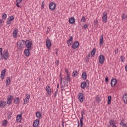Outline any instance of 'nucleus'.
Returning a JSON list of instances; mask_svg holds the SVG:
<instances>
[{"label":"nucleus","instance_id":"f257e3e1","mask_svg":"<svg viewBox=\"0 0 127 127\" xmlns=\"http://www.w3.org/2000/svg\"><path fill=\"white\" fill-rule=\"evenodd\" d=\"M24 44H25V41L24 40H20L18 42H17L16 46L17 49L19 50H22L24 48Z\"/></svg>","mask_w":127,"mask_h":127},{"label":"nucleus","instance_id":"f03ea898","mask_svg":"<svg viewBox=\"0 0 127 127\" xmlns=\"http://www.w3.org/2000/svg\"><path fill=\"white\" fill-rule=\"evenodd\" d=\"M25 44L26 45V47L27 48V49H29V50H31L32 49V42L30 41L29 40H27L25 42Z\"/></svg>","mask_w":127,"mask_h":127},{"label":"nucleus","instance_id":"7ed1b4c3","mask_svg":"<svg viewBox=\"0 0 127 127\" xmlns=\"http://www.w3.org/2000/svg\"><path fill=\"white\" fill-rule=\"evenodd\" d=\"M49 8L50 9V10H52V11H53L55 8H56V4L54 2H52L50 3Z\"/></svg>","mask_w":127,"mask_h":127},{"label":"nucleus","instance_id":"20e7f679","mask_svg":"<svg viewBox=\"0 0 127 127\" xmlns=\"http://www.w3.org/2000/svg\"><path fill=\"white\" fill-rule=\"evenodd\" d=\"M118 83V80H117V79L115 78H112L111 80V86L112 88H114L115 86L117 85V83Z\"/></svg>","mask_w":127,"mask_h":127},{"label":"nucleus","instance_id":"39448f33","mask_svg":"<svg viewBox=\"0 0 127 127\" xmlns=\"http://www.w3.org/2000/svg\"><path fill=\"white\" fill-rule=\"evenodd\" d=\"M9 57V55L8 54V51H3V54H2V59L4 60H7V58Z\"/></svg>","mask_w":127,"mask_h":127},{"label":"nucleus","instance_id":"423d86ee","mask_svg":"<svg viewBox=\"0 0 127 127\" xmlns=\"http://www.w3.org/2000/svg\"><path fill=\"white\" fill-rule=\"evenodd\" d=\"M79 45H80L79 41H75L72 43L71 47L72 49H76L79 47Z\"/></svg>","mask_w":127,"mask_h":127},{"label":"nucleus","instance_id":"0eeeda50","mask_svg":"<svg viewBox=\"0 0 127 127\" xmlns=\"http://www.w3.org/2000/svg\"><path fill=\"white\" fill-rule=\"evenodd\" d=\"M46 45L48 49H50L51 48V46H52V44L51 43V41L49 39H47L46 41Z\"/></svg>","mask_w":127,"mask_h":127},{"label":"nucleus","instance_id":"6e6552de","mask_svg":"<svg viewBox=\"0 0 127 127\" xmlns=\"http://www.w3.org/2000/svg\"><path fill=\"white\" fill-rule=\"evenodd\" d=\"M66 43L68 46V47L72 45L73 44V36H69V38L68 40L67 41Z\"/></svg>","mask_w":127,"mask_h":127},{"label":"nucleus","instance_id":"1a4fd4ad","mask_svg":"<svg viewBox=\"0 0 127 127\" xmlns=\"http://www.w3.org/2000/svg\"><path fill=\"white\" fill-rule=\"evenodd\" d=\"M105 58V57L103 55H101L99 58H98V60L100 64H103L104 62H105V61L104 60V59Z\"/></svg>","mask_w":127,"mask_h":127},{"label":"nucleus","instance_id":"9d476101","mask_svg":"<svg viewBox=\"0 0 127 127\" xmlns=\"http://www.w3.org/2000/svg\"><path fill=\"white\" fill-rule=\"evenodd\" d=\"M13 100V96L12 95H8L7 98V105H10L11 101Z\"/></svg>","mask_w":127,"mask_h":127},{"label":"nucleus","instance_id":"9b49d317","mask_svg":"<svg viewBox=\"0 0 127 127\" xmlns=\"http://www.w3.org/2000/svg\"><path fill=\"white\" fill-rule=\"evenodd\" d=\"M78 100L80 103H82L84 101V95H83V93H79L78 94Z\"/></svg>","mask_w":127,"mask_h":127},{"label":"nucleus","instance_id":"f8f14e48","mask_svg":"<svg viewBox=\"0 0 127 127\" xmlns=\"http://www.w3.org/2000/svg\"><path fill=\"white\" fill-rule=\"evenodd\" d=\"M22 114H18L17 115L16 120L17 123H20V122H21V120H22Z\"/></svg>","mask_w":127,"mask_h":127},{"label":"nucleus","instance_id":"ddd939ff","mask_svg":"<svg viewBox=\"0 0 127 127\" xmlns=\"http://www.w3.org/2000/svg\"><path fill=\"white\" fill-rule=\"evenodd\" d=\"M29 99H30V95L29 94L26 95V98L24 101V104L25 105H26V104L28 103V102H29Z\"/></svg>","mask_w":127,"mask_h":127},{"label":"nucleus","instance_id":"4468645a","mask_svg":"<svg viewBox=\"0 0 127 127\" xmlns=\"http://www.w3.org/2000/svg\"><path fill=\"white\" fill-rule=\"evenodd\" d=\"M6 105V102L3 101L2 100L0 101V108L1 109H3V108L5 107Z\"/></svg>","mask_w":127,"mask_h":127},{"label":"nucleus","instance_id":"2eb2a0df","mask_svg":"<svg viewBox=\"0 0 127 127\" xmlns=\"http://www.w3.org/2000/svg\"><path fill=\"white\" fill-rule=\"evenodd\" d=\"M30 50L28 49H25L24 51V54L25 56H26V57H29V55H30Z\"/></svg>","mask_w":127,"mask_h":127},{"label":"nucleus","instance_id":"dca6fc26","mask_svg":"<svg viewBox=\"0 0 127 127\" xmlns=\"http://www.w3.org/2000/svg\"><path fill=\"white\" fill-rule=\"evenodd\" d=\"M87 82L83 81L81 83L80 87L81 89H85V88H87Z\"/></svg>","mask_w":127,"mask_h":127},{"label":"nucleus","instance_id":"f3484780","mask_svg":"<svg viewBox=\"0 0 127 127\" xmlns=\"http://www.w3.org/2000/svg\"><path fill=\"white\" fill-rule=\"evenodd\" d=\"M39 125V120L36 119L35 120L33 123V127H38V125Z\"/></svg>","mask_w":127,"mask_h":127},{"label":"nucleus","instance_id":"a211bd4d","mask_svg":"<svg viewBox=\"0 0 127 127\" xmlns=\"http://www.w3.org/2000/svg\"><path fill=\"white\" fill-rule=\"evenodd\" d=\"M46 91L49 96L51 95V88H50V86H47Z\"/></svg>","mask_w":127,"mask_h":127},{"label":"nucleus","instance_id":"6ab92c4d","mask_svg":"<svg viewBox=\"0 0 127 127\" xmlns=\"http://www.w3.org/2000/svg\"><path fill=\"white\" fill-rule=\"evenodd\" d=\"M5 72H6L5 69H3L1 71V74H0V78L1 80H3V79H4V76H5Z\"/></svg>","mask_w":127,"mask_h":127},{"label":"nucleus","instance_id":"aec40b11","mask_svg":"<svg viewBox=\"0 0 127 127\" xmlns=\"http://www.w3.org/2000/svg\"><path fill=\"white\" fill-rule=\"evenodd\" d=\"M104 44V36L101 35L100 37V40H99V45L102 46Z\"/></svg>","mask_w":127,"mask_h":127},{"label":"nucleus","instance_id":"412c9836","mask_svg":"<svg viewBox=\"0 0 127 127\" xmlns=\"http://www.w3.org/2000/svg\"><path fill=\"white\" fill-rule=\"evenodd\" d=\"M76 20H75V18L74 17H71L68 20L69 23L70 24H73V23H75Z\"/></svg>","mask_w":127,"mask_h":127},{"label":"nucleus","instance_id":"4be33fe9","mask_svg":"<svg viewBox=\"0 0 127 127\" xmlns=\"http://www.w3.org/2000/svg\"><path fill=\"white\" fill-rule=\"evenodd\" d=\"M36 116L38 119L40 120V119H41V117H42V114H41L39 111H37L36 112Z\"/></svg>","mask_w":127,"mask_h":127},{"label":"nucleus","instance_id":"5701e85b","mask_svg":"<svg viewBox=\"0 0 127 127\" xmlns=\"http://www.w3.org/2000/svg\"><path fill=\"white\" fill-rule=\"evenodd\" d=\"M10 84V78L7 77L6 79V87H8Z\"/></svg>","mask_w":127,"mask_h":127},{"label":"nucleus","instance_id":"b1692460","mask_svg":"<svg viewBox=\"0 0 127 127\" xmlns=\"http://www.w3.org/2000/svg\"><path fill=\"white\" fill-rule=\"evenodd\" d=\"M87 75L86 72H83L82 73L81 77L82 78L83 80H86L87 79Z\"/></svg>","mask_w":127,"mask_h":127},{"label":"nucleus","instance_id":"393cba45","mask_svg":"<svg viewBox=\"0 0 127 127\" xmlns=\"http://www.w3.org/2000/svg\"><path fill=\"white\" fill-rule=\"evenodd\" d=\"M17 33H18V31L17 29L14 30L13 32V37L14 38H16L17 37Z\"/></svg>","mask_w":127,"mask_h":127},{"label":"nucleus","instance_id":"a878e982","mask_svg":"<svg viewBox=\"0 0 127 127\" xmlns=\"http://www.w3.org/2000/svg\"><path fill=\"white\" fill-rule=\"evenodd\" d=\"M112 103V96L110 95L108 97L107 104L108 105H111Z\"/></svg>","mask_w":127,"mask_h":127},{"label":"nucleus","instance_id":"bb28decb","mask_svg":"<svg viewBox=\"0 0 127 127\" xmlns=\"http://www.w3.org/2000/svg\"><path fill=\"white\" fill-rule=\"evenodd\" d=\"M123 99L124 100L125 104H127V93L125 94L123 96Z\"/></svg>","mask_w":127,"mask_h":127},{"label":"nucleus","instance_id":"cd10ccee","mask_svg":"<svg viewBox=\"0 0 127 127\" xmlns=\"http://www.w3.org/2000/svg\"><path fill=\"white\" fill-rule=\"evenodd\" d=\"M95 54H96V48H93L91 51V57H94L95 56Z\"/></svg>","mask_w":127,"mask_h":127},{"label":"nucleus","instance_id":"c85d7f7f","mask_svg":"<svg viewBox=\"0 0 127 127\" xmlns=\"http://www.w3.org/2000/svg\"><path fill=\"white\" fill-rule=\"evenodd\" d=\"M64 85L63 84L62 85V88H65L66 87V88L68 87V82L67 81L66 82V81H64Z\"/></svg>","mask_w":127,"mask_h":127},{"label":"nucleus","instance_id":"c756f323","mask_svg":"<svg viewBox=\"0 0 127 127\" xmlns=\"http://www.w3.org/2000/svg\"><path fill=\"white\" fill-rule=\"evenodd\" d=\"M77 76H78V71L74 70L72 72V77H77Z\"/></svg>","mask_w":127,"mask_h":127},{"label":"nucleus","instance_id":"7c9ffc66","mask_svg":"<svg viewBox=\"0 0 127 127\" xmlns=\"http://www.w3.org/2000/svg\"><path fill=\"white\" fill-rule=\"evenodd\" d=\"M20 102V100H19V97L16 98V99L14 100V104H19V102Z\"/></svg>","mask_w":127,"mask_h":127},{"label":"nucleus","instance_id":"2f4dec72","mask_svg":"<svg viewBox=\"0 0 127 127\" xmlns=\"http://www.w3.org/2000/svg\"><path fill=\"white\" fill-rule=\"evenodd\" d=\"M109 124H110V126L116 125V123L115 122V121L113 120H109Z\"/></svg>","mask_w":127,"mask_h":127},{"label":"nucleus","instance_id":"473e14b6","mask_svg":"<svg viewBox=\"0 0 127 127\" xmlns=\"http://www.w3.org/2000/svg\"><path fill=\"white\" fill-rule=\"evenodd\" d=\"M2 48H0V60H2Z\"/></svg>","mask_w":127,"mask_h":127},{"label":"nucleus","instance_id":"72a5a7b5","mask_svg":"<svg viewBox=\"0 0 127 127\" xmlns=\"http://www.w3.org/2000/svg\"><path fill=\"white\" fill-rule=\"evenodd\" d=\"M84 120V118H80V123H79V125H80V126H84V122H83V120Z\"/></svg>","mask_w":127,"mask_h":127},{"label":"nucleus","instance_id":"f704fd0d","mask_svg":"<svg viewBox=\"0 0 127 127\" xmlns=\"http://www.w3.org/2000/svg\"><path fill=\"white\" fill-rule=\"evenodd\" d=\"M2 125L4 127H6V126H7V120H4L2 122Z\"/></svg>","mask_w":127,"mask_h":127},{"label":"nucleus","instance_id":"c9c22d12","mask_svg":"<svg viewBox=\"0 0 127 127\" xmlns=\"http://www.w3.org/2000/svg\"><path fill=\"white\" fill-rule=\"evenodd\" d=\"M108 17H102V21L106 23L107 22Z\"/></svg>","mask_w":127,"mask_h":127},{"label":"nucleus","instance_id":"e433bc0d","mask_svg":"<svg viewBox=\"0 0 127 127\" xmlns=\"http://www.w3.org/2000/svg\"><path fill=\"white\" fill-rule=\"evenodd\" d=\"M125 59H126V58L123 56H122L120 58V60L121 62H125Z\"/></svg>","mask_w":127,"mask_h":127},{"label":"nucleus","instance_id":"4c0bfd02","mask_svg":"<svg viewBox=\"0 0 127 127\" xmlns=\"http://www.w3.org/2000/svg\"><path fill=\"white\" fill-rule=\"evenodd\" d=\"M71 81V78H70V75H66V81L65 82H70Z\"/></svg>","mask_w":127,"mask_h":127},{"label":"nucleus","instance_id":"58836bf2","mask_svg":"<svg viewBox=\"0 0 127 127\" xmlns=\"http://www.w3.org/2000/svg\"><path fill=\"white\" fill-rule=\"evenodd\" d=\"M90 57H91V53H89L88 55L86 56V59H87V62H89Z\"/></svg>","mask_w":127,"mask_h":127},{"label":"nucleus","instance_id":"ea45409f","mask_svg":"<svg viewBox=\"0 0 127 127\" xmlns=\"http://www.w3.org/2000/svg\"><path fill=\"white\" fill-rule=\"evenodd\" d=\"M103 17H108V13H107L106 11H105L103 13Z\"/></svg>","mask_w":127,"mask_h":127},{"label":"nucleus","instance_id":"a19ab883","mask_svg":"<svg viewBox=\"0 0 127 127\" xmlns=\"http://www.w3.org/2000/svg\"><path fill=\"white\" fill-rule=\"evenodd\" d=\"M127 15L125 13H123L122 15V19H127Z\"/></svg>","mask_w":127,"mask_h":127},{"label":"nucleus","instance_id":"79ce46f5","mask_svg":"<svg viewBox=\"0 0 127 127\" xmlns=\"http://www.w3.org/2000/svg\"><path fill=\"white\" fill-rule=\"evenodd\" d=\"M7 16V15L5 13H4V14L2 15V19H4V20L6 19Z\"/></svg>","mask_w":127,"mask_h":127},{"label":"nucleus","instance_id":"37998d69","mask_svg":"<svg viewBox=\"0 0 127 127\" xmlns=\"http://www.w3.org/2000/svg\"><path fill=\"white\" fill-rule=\"evenodd\" d=\"M86 21V18H85V16H82L81 19V22H85Z\"/></svg>","mask_w":127,"mask_h":127},{"label":"nucleus","instance_id":"c03bdc74","mask_svg":"<svg viewBox=\"0 0 127 127\" xmlns=\"http://www.w3.org/2000/svg\"><path fill=\"white\" fill-rule=\"evenodd\" d=\"M9 20L10 21H12V20H13L14 19V17H13V16H10L9 17Z\"/></svg>","mask_w":127,"mask_h":127},{"label":"nucleus","instance_id":"a18cd8bd","mask_svg":"<svg viewBox=\"0 0 127 127\" xmlns=\"http://www.w3.org/2000/svg\"><path fill=\"white\" fill-rule=\"evenodd\" d=\"M85 114V110H83L82 112H81V118H84V115Z\"/></svg>","mask_w":127,"mask_h":127},{"label":"nucleus","instance_id":"49530a36","mask_svg":"<svg viewBox=\"0 0 127 127\" xmlns=\"http://www.w3.org/2000/svg\"><path fill=\"white\" fill-rule=\"evenodd\" d=\"M64 71L66 73V76H68L70 75V74H69V71H68V69L65 68Z\"/></svg>","mask_w":127,"mask_h":127},{"label":"nucleus","instance_id":"de8ad7c7","mask_svg":"<svg viewBox=\"0 0 127 127\" xmlns=\"http://www.w3.org/2000/svg\"><path fill=\"white\" fill-rule=\"evenodd\" d=\"M21 2H18L16 1V5L17 6V7H20V6L19 5V3H20Z\"/></svg>","mask_w":127,"mask_h":127},{"label":"nucleus","instance_id":"09e8293b","mask_svg":"<svg viewBox=\"0 0 127 127\" xmlns=\"http://www.w3.org/2000/svg\"><path fill=\"white\" fill-rule=\"evenodd\" d=\"M83 27L85 29H87V28H88V27H89V26H88V25L87 24H85L84 25Z\"/></svg>","mask_w":127,"mask_h":127},{"label":"nucleus","instance_id":"8fccbe9b","mask_svg":"<svg viewBox=\"0 0 127 127\" xmlns=\"http://www.w3.org/2000/svg\"><path fill=\"white\" fill-rule=\"evenodd\" d=\"M105 82L106 83H109V77L107 76L105 78Z\"/></svg>","mask_w":127,"mask_h":127},{"label":"nucleus","instance_id":"3c124183","mask_svg":"<svg viewBox=\"0 0 127 127\" xmlns=\"http://www.w3.org/2000/svg\"><path fill=\"white\" fill-rule=\"evenodd\" d=\"M11 21L9 20V19H8L6 21V24L7 25H8V24H10Z\"/></svg>","mask_w":127,"mask_h":127},{"label":"nucleus","instance_id":"603ef678","mask_svg":"<svg viewBox=\"0 0 127 127\" xmlns=\"http://www.w3.org/2000/svg\"><path fill=\"white\" fill-rule=\"evenodd\" d=\"M57 93H58V89H57V90L56 91L55 94L54 95V98H55V97H56L57 95Z\"/></svg>","mask_w":127,"mask_h":127},{"label":"nucleus","instance_id":"864d4df0","mask_svg":"<svg viewBox=\"0 0 127 127\" xmlns=\"http://www.w3.org/2000/svg\"><path fill=\"white\" fill-rule=\"evenodd\" d=\"M50 30H51L50 28H49V27H47V33H49V32L50 31Z\"/></svg>","mask_w":127,"mask_h":127},{"label":"nucleus","instance_id":"5fc2aeb1","mask_svg":"<svg viewBox=\"0 0 127 127\" xmlns=\"http://www.w3.org/2000/svg\"><path fill=\"white\" fill-rule=\"evenodd\" d=\"M44 8V1H43L42 3V7H41V9H43Z\"/></svg>","mask_w":127,"mask_h":127},{"label":"nucleus","instance_id":"6e6d98bb","mask_svg":"<svg viewBox=\"0 0 127 127\" xmlns=\"http://www.w3.org/2000/svg\"><path fill=\"white\" fill-rule=\"evenodd\" d=\"M55 64L57 66H58V65H59V61H56Z\"/></svg>","mask_w":127,"mask_h":127},{"label":"nucleus","instance_id":"4d7b16f0","mask_svg":"<svg viewBox=\"0 0 127 127\" xmlns=\"http://www.w3.org/2000/svg\"><path fill=\"white\" fill-rule=\"evenodd\" d=\"M56 55L58 56V49H56Z\"/></svg>","mask_w":127,"mask_h":127},{"label":"nucleus","instance_id":"13d9d810","mask_svg":"<svg viewBox=\"0 0 127 127\" xmlns=\"http://www.w3.org/2000/svg\"><path fill=\"white\" fill-rule=\"evenodd\" d=\"M11 115H8V116H7V119H8V120H10V119H11Z\"/></svg>","mask_w":127,"mask_h":127},{"label":"nucleus","instance_id":"bf43d9fd","mask_svg":"<svg viewBox=\"0 0 127 127\" xmlns=\"http://www.w3.org/2000/svg\"><path fill=\"white\" fill-rule=\"evenodd\" d=\"M115 54H118V52H119V49L115 50Z\"/></svg>","mask_w":127,"mask_h":127},{"label":"nucleus","instance_id":"052dcab7","mask_svg":"<svg viewBox=\"0 0 127 127\" xmlns=\"http://www.w3.org/2000/svg\"><path fill=\"white\" fill-rule=\"evenodd\" d=\"M124 120H122L121 121V122L120 123V126H122V125H124Z\"/></svg>","mask_w":127,"mask_h":127},{"label":"nucleus","instance_id":"680f3d73","mask_svg":"<svg viewBox=\"0 0 127 127\" xmlns=\"http://www.w3.org/2000/svg\"><path fill=\"white\" fill-rule=\"evenodd\" d=\"M80 121L79 120L77 122V127H80Z\"/></svg>","mask_w":127,"mask_h":127},{"label":"nucleus","instance_id":"e2e57ef3","mask_svg":"<svg viewBox=\"0 0 127 127\" xmlns=\"http://www.w3.org/2000/svg\"><path fill=\"white\" fill-rule=\"evenodd\" d=\"M96 99L97 101L98 102V103H100V98L97 97Z\"/></svg>","mask_w":127,"mask_h":127},{"label":"nucleus","instance_id":"0e129e2a","mask_svg":"<svg viewBox=\"0 0 127 127\" xmlns=\"http://www.w3.org/2000/svg\"><path fill=\"white\" fill-rule=\"evenodd\" d=\"M62 80H63V77H61V79H60V80L61 85L62 84Z\"/></svg>","mask_w":127,"mask_h":127},{"label":"nucleus","instance_id":"69168bd1","mask_svg":"<svg viewBox=\"0 0 127 127\" xmlns=\"http://www.w3.org/2000/svg\"><path fill=\"white\" fill-rule=\"evenodd\" d=\"M8 115H10V116H11V115H12V112L9 111Z\"/></svg>","mask_w":127,"mask_h":127},{"label":"nucleus","instance_id":"338daca9","mask_svg":"<svg viewBox=\"0 0 127 127\" xmlns=\"http://www.w3.org/2000/svg\"><path fill=\"white\" fill-rule=\"evenodd\" d=\"M125 70H126V71L127 72V64L126 65Z\"/></svg>","mask_w":127,"mask_h":127},{"label":"nucleus","instance_id":"774afa93","mask_svg":"<svg viewBox=\"0 0 127 127\" xmlns=\"http://www.w3.org/2000/svg\"><path fill=\"white\" fill-rule=\"evenodd\" d=\"M123 127H127V124H123Z\"/></svg>","mask_w":127,"mask_h":127}]
</instances>
